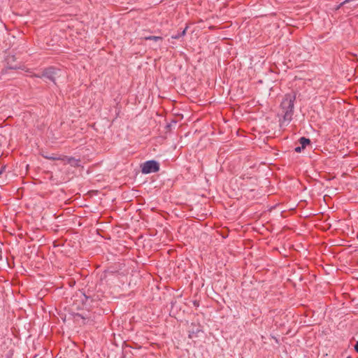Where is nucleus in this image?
<instances>
[{"label": "nucleus", "mask_w": 358, "mask_h": 358, "mask_svg": "<svg viewBox=\"0 0 358 358\" xmlns=\"http://www.w3.org/2000/svg\"><path fill=\"white\" fill-rule=\"evenodd\" d=\"M296 96L293 94H287L283 99L281 106L285 111L284 118L285 120H290L293 113L294 102Z\"/></svg>", "instance_id": "obj_1"}, {"label": "nucleus", "mask_w": 358, "mask_h": 358, "mask_svg": "<svg viewBox=\"0 0 358 358\" xmlns=\"http://www.w3.org/2000/svg\"><path fill=\"white\" fill-rule=\"evenodd\" d=\"M141 167L142 173L145 174H148L150 173H155L158 171L159 169V164L156 161L150 160L143 163Z\"/></svg>", "instance_id": "obj_2"}, {"label": "nucleus", "mask_w": 358, "mask_h": 358, "mask_svg": "<svg viewBox=\"0 0 358 358\" xmlns=\"http://www.w3.org/2000/svg\"><path fill=\"white\" fill-rule=\"evenodd\" d=\"M57 74V71L54 68H48L45 69L41 76L39 77H45L52 81H55V76Z\"/></svg>", "instance_id": "obj_3"}, {"label": "nucleus", "mask_w": 358, "mask_h": 358, "mask_svg": "<svg viewBox=\"0 0 358 358\" xmlns=\"http://www.w3.org/2000/svg\"><path fill=\"white\" fill-rule=\"evenodd\" d=\"M43 157L45 158H46V159H51V160L61 161L64 164H66V156H61V155H51V156L43 155Z\"/></svg>", "instance_id": "obj_4"}, {"label": "nucleus", "mask_w": 358, "mask_h": 358, "mask_svg": "<svg viewBox=\"0 0 358 358\" xmlns=\"http://www.w3.org/2000/svg\"><path fill=\"white\" fill-rule=\"evenodd\" d=\"M66 164H70L73 166H78L79 161L74 158L66 157Z\"/></svg>", "instance_id": "obj_5"}, {"label": "nucleus", "mask_w": 358, "mask_h": 358, "mask_svg": "<svg viewBox=\"0 0 358 358\" xmlns=\"http://www.w3.org/2000/svg\"><path fill=\"white\" fill-rule=\"evenodd\" d=\"M300 144L301 145L302 148H305L306 146L308 144H310V140L308 138L302 137L299 140Z\"/></svg>", "instance_id": "obj_6"}, {"label": "nucleus", "mask_w": 358, "mask_h": 358, "mask_svg": "<svg viewBox=\"0 0 358 358\" xmlns=\"http://www.w3.org/2000/svg\"><path fill=\"white\" fill-rule=\"evenodd\" d=\"M146 39L154 40L155 41L162 40V38L159 36H149V37H147Z\"/></svg>", "instance_id": "obj_7"}, {"label": "nucleus", "mask_w": 358, "mask_h": 358, "mask_svg": "<svg viewBox=\"0 0 358 358\" xmlns=\"http://www.w3.org/2000/svg\"><path fill=\"white\" fill-rule=\"evenodd\" d=\"M302 149H303V148H302V147H301V146H298V147L295 148V151H296V152H300L301 151V150H302Z\"/></svg>", "instance_id": "obj_8"}, {"label": "nucleus", "mask_w": 358, "mask_h": 358, "mask_svg": "<svg viewBox=\"0 0 358 358\" xmlns=\"http://www.w3.org/2000/svg\"><path fill=\"white\" fill-rule=\"evenodd\" d=\"M355 350L358 352V341L357 342L355 346Z\"/></svg>", "instance_id": "obj_9"}, {"label": "nucleus", "mask_w": 358, "mask_h": 358, "mask_svg": "<svg viewBox=\"0 0 358 358\" xmlns=\"http://www.w3.org/2000/svg\"><path fill=\"white\" fill-rule=\"evenodd\" d=\"M348 358H350V357H348Z\"/></svg>", "instance_id": "obj_10"}]
</instances>
